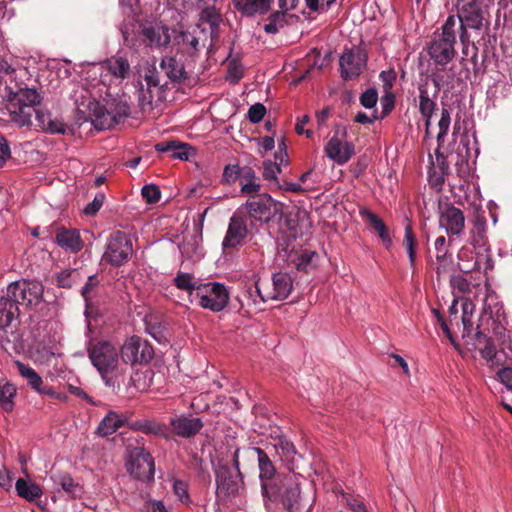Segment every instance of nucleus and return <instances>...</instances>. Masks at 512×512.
I'll return each instance as SVG.
<instances>
[{"label":"nucleus","instance_id":"f257e3e1","mask_svg":"<svg viewBox=\"0 0 512 512\" xmlns=\"http://www.w3.org/2000/svg\"><path fill=\"white\" fill-rule=\"evenodd\" d=\"M87 351L91 364L98 371L104 385L112 392L118 393L122 385L127 383L139 388L130 374L129 367L121 359L120 349L112 342L91 341Z\"/></svg>","mask_w":512,"mask_h":512},{"label":"nucleus","instance_id":"f03ea898","mask_svg":"<svg viewBox=\"0 0 512 512\" xmlns=\"http://www.w3.org/2000/svg\"><path fill=\"white\" fill-rule=\"evenodd\" d=\"M5 97L10 104V116L18 126L32 127L33 111L41 104L40 94L32 88L22 87L15 82L8 84L5 80Z\"/></svg>","mask_w":512,"mask_h":512},{"label":"nucleus","instance_id":"7ed1b4c3","mask_svg":"<svg viewBox=\"0 0 512 512\" xmlns=\"http://www.w3.org/2000/svg\"><path fill=\"white\" fill-rule=\"evenodd\" d=\"M87 110L88 118L98 129H110L130 114L127 101L122 99H113L104 106L95 99L89 100ZM84 119L87 120V117Z\"/></svg>","mask_w":512,"mask_h":512},{"label":"nucleus","instance_id":"20e7f679","mask_svg":"<svg viewBox=\"0 0 512 512\" xmlns=\"http://www.w3.org/2000/svg\"><path fill=\"white\" fill-rule=\"evenodd\" d=\"M276 203L267 193H260L251 196L238 210L250 220V229L269 223L275 216Z\"/></svg>","mask_w":512,"mask_h":512},{"label":"nucleus","instance_id":"39448f33","mask_svg":"<svg viewBox=\"0 0 512 512\" xmlns=\"http://www.w3.org/2000/svg\"><path fill=\"white\" fill-rule=\"evenodd\" d=\"M248 453L257 458L263 499H275L279 495L276 484L281 476H276V469L268 452L260 447H251Z\"/></svg>","mask_w":512,"mask_h":512},{"label":"nucleus","instance_id":"423d86ee","mask_svg":"<svg viewBox=\"0 0 512 512\" xmlns=\"http://www.w3.org/2000/svg\"><path fill=\"white\" fill-rule=\"evenodd\" d=\"M193 299L202 308L219 312L227 306L229 292L225 285L218 282L200 283Z\"/></svg>","mask_w":512,"mask_h":512},{"label":"nucleus","instance_id":"0eeeda50","mask_svg":"<svg viewBox=\"0 0 512 512\" xmlns=\"http://www.w3.org/2000/svg\"><path fill=\"white\" fill-rule=\"evenodd\" d=\"M126 469L134 479L150 482L154 479L155 474L154 458L144 447L130 448Z\"/></svg>","mask_w":512,"mask_h":512},{"label":"nucleus","instance_id":"6e6552de","mask_svg":"<svg viewBox=\"0 0 512 512\" xmlns=\"http://www.w3.org/2000/svg\"><path fill=\"white\" fill-rule=\"evenodd\" d=\"M194 62L185 57L184 50L166 55L160 61V69L172 84H181L190 79Z\"/></svg>","mask_w":512,"mask_h":512},{"label":"nucleus","instance_id":"1a4fd4ad","mask_svg":"<svg viewBox=\"0 0 512 512\" xmlns=\"http://www.w3.org/2000/svg\"><path fill=\"white\" fill-rule=\"evenodd\" d=\"M132 251L131 240L126 233L117 230L109 236L102 260L111 266L119 267L128 262Z\"/></svg>","mask_w":512,"mask_h":512},{"label":"nucleus","instance_id":"9d476101","mask_svg":"<svg viewBox=\"0 0 512 512\" xmlns=\"http://www.w3.org/2000/svg\"><path fill=\"white\" fill-rule=\"evenodd\" d=\"M121 359L127 367L149 363L154 356L152 345L139 336H131L119 348Z\"/></svg>","mask_w":512,"mask_h":512},{"label":"nucleus","instance_id":"9b49d317","mask_svg":"<svg viewBox=\"0 0 512 512\" xmlns=\"http://www.w3.org/2000/svg\"><path fill=\"white\" fill-rule=\"evenodd\" d=\"M44 287L35 280H19L8 285V295L13 297L19 306L32 307L38 305L43 299Z\"/></svg>","mask_w":512,"mask_h":512},{"label":"nucleus","instance_id":"f8f14e48","mask_svg":"<svg viewBox=\"0 0 512 512\" xmlns=\"http://www.w3.org/2000/svg\"><path fill=\"white\" fill-rule=\"evenodd\" d=\"M216 493L218 497H235L242 484L240 470H233L227 463L219 461L215 469Z\"/></svg>","mask_w":512,"mask_h":512},{"label":"nucleus","instance_id":"ddd939ff","mask_svg":"<svg viewBox=\"0 0 512 512\" xmlns=\"http://www.w3.org/2000/svg\"><path fill=\"white\" fill-rule=\"evenodd\" d=\"M347 137L345 127L336 126L334 135L327 142L324 151L328 158L336 162L338 165L347 163L355 153V146L351 142L342 141Z\"/></svg>","mask_w":512,"mask_h":512},{"label":"nucleus","instance_id":"4468645a","mask_svg":"<svg viewBox=\"0 0 512 512\" xmlns=\"http://www.w3.org/2000/svg\"><path fill=\"white\" fill-rule=\"evenodd\" d=\"M235 9L245 17H255L272 11L275 0H232ZM299 0H278L280 9H295Z\"/></svg>","mask_w":512,"mask_h":512},{"label":"nucleus","instance_id":"2eb2a0df","mask_svg":"<svg viewBox=\"0 0 512 512\" xmlns=\"http://www.w3.org/2000/svg\"><path fill=\"white\" fill-rule=\"evenodd\" d=\"M276 485L279 490V495H277L275 499H264L265 506L267 507L268 501H281L289 512H293V509L297 508L300 498V488L295 475L288 474L281 477L278 479Z\"/></svg>","mask_w":512,"mask_h":512},{"label":"nucleus","instance_id":"dca6fc26","mask_svg":"<svg viewBox=\"0 0 512 512\" xmlns=\"http://www.w3.org/2000/svg\"><path fill=\"white\" fill-rule=\"evenodd\" d=\"M439 227L445 229L450 238H460L465 228L463 211L452 204H446L439 214Z\"/></svg>","mask_w":512,"mask_h":512},{"label":"nucleus","instance_id":"f3484780","mask_svg":"<svg viewBox=\"0 0 512 512\" xmlns=\"http://www.w3.org/2000/svg\"><path fill=\"white\" fill-rule=\"evenodd\" d=\"M367 63V54L360 48L346 50L339 59L341 77L351 80L358 77Z\"/></svg>","mask_w":512,"mask_h":512},{"label":"nucleus","instance_id":"a211bd4d","mask_svg":"<svg viewBox=\"0 0 512 512\" xmlns=\"http://www.w3.org/2000/svg\"><path fill=\"white\" fill-rule=\"evenodd\" d=\"M249 233L247 218L237 209L231 216L222 242L224 250L240 245Z\"/></svg>","mask_w":512,"mask_h":512},{"label":"nucleus","instance_id":"6ab92c4d","mask_svg":"<svg viewBox=\"0 0 512 512\" xmlns=\"http://www.w3.org/2000/svg\"><path fill=\"white\" fill-rule=\"evenodd\" d=\"M456 40L443 36H435L428 46V54L434 63L444 67L456 55L454 44Z\"/></svg>","mask_w":512,"mask_h":512},{"label":"nucleus","instance_id":"aec40b11","mask_svg":"<svg viewBox=\"0 0 512 512\" xmlns=\"http://www.w3.org/2000/svg\"><path fill=\"white\" fill-rule=\"evenodd\" d=\"M101 82L105 83V77L110 75L116 80L123 81L129 78L131 74L130 63L127 58L123 56H112L99 65Z\"/></svg>","mask_w":512,"mask_h":512},{"label":"nucleus","instance_id":"412c9836","mask_svg":"<svg viewBox=\"0 0 512 512\" xmlns=\"http://www.w3.org/2000/svg\"><path fill=\"white\" fill-rule=\"evenodd\" d=\"M169 425L174 435L185 439L194 437L204 427L201 418L184 414L171 417Z\"/></svg>","mask_w":512,"mask_h":512},{"label":"nucleus","instance_id":"4be33fe9","mask_svg":"<svg viewBox=\"0 0 512 512\" xmlns=\"http://www.w3.org/2000/svg\"><path fill=\"white\" fill-rule=\"evenodd\" d=\"M459 23L471 29L480 30L483 25L484 11L481 0H471L458 10Z\"/></svg>","mask_w":512,"mask_h":512},{"label":"nucleus","instance_id":"5701e85b","mask_svg":"<svg viewBox=\"0 0 512 512\" xmlns=\"http://www.w3.org/2000/svg\"><path fill=\"white\" fill-rule=\"evenodd\" d=\"M56 244L71 253H78L82 250L84 243L77 229H69L66 227H58L55 234Z\"/></svg>","mask_w":512,"mask_h":512},{"label":"nucleus","instance_id":"b1692460","mask_svg":"<svg viewBox=\"0 0 512 512\" xmlns=\"http://www.w3.org/2000/svg\"><path fill=\"white\" fill-rule=\"evenodd\" d=\"M272 284L273 290L264 296L268 300H284L288 298L293 289L292 278L285 272L274 273Z\"/></svg>","mask_w":512,"mask_h":512},{"label":"nucleus","instance_id":"393cba45","mask_svg":"<svg viewBox=\"0 0 512 512\" xmlns=\"http://www.w3.org/2000/svg\"><path fill=\"white\" fill-rule=\"evenodd\" d=\"M140 34L143 36V42L150 48L167 47L171 42V37L167 27H144Z\"/></svg>","mask_w":512,"mask_h":512},{"label":"nucleus","instance_id":"a878e982","mask_svg":"<svg viewBox=\"0 0 512 512\" xmlns=\"http://www.w3.org/2000/svg\"><path fill=\"white\" fill-rule=\"evenodd\" d=\"M154 148L159 153H167L169 157L179 160H188L190 155L194 153L191 146L176 140L158 142Z\"/></svg>","mask_w":512,"mask_h":512},{"label":"nucleus","instance_id":"bb28decb","mask_svg":"<svg viewBox=\"0 0 512 512\" xmlns=\"http://www.w3.org/2000/svg\"><path fill=\"white\" fill-rule=\"evenodd\" d=\"M20 315V309L13 297H9L8 289L6 294L0 296V328L9 327Z\"/></svg>","mask_w":512,"mask_h":512},{"label":"nucleus","instance_id":"cd10ccee","mask_svg":"<svg viewBox=\"0 0 512 512\" xmlns=\"http://www.w3.org/2000/svg\"><path fill=\"white\" fill-rule=\"evenodd\" d=\"M133 429L147 435H155L165 439L170 438L168 428L165 424L155 420H141L133 424Z\"/></svg>","mask_w":512,"mask_h":512},{"label":"nucleus","instance_id":"c85d7f7f","mask_svg":"<svg viewBox=\"0 0 512 512\" xmlns=\"http://www.w3.org/2000/svg\"><path fill=\"white\" fill-rule=\"evenodd\" d=\"M124 424L120 415L114 411H109L99 423L96 433L101 437H107L115 433Z\"/></svg>","mask_w":512,"mask_h":512},{"label":"nucleus","instance_id":"c756f323","mask_svg":"<svg viewBox=\"0 0 512 512\" xmlns=\"http://www.w3.org/2000/svg\"><path fill=\"white\" fill-rule=\"evenodd\" d=\"M436 107L437 104L429 97L427 88L423 85L419 86V111L422 116L426 118V133H428L429 126L431 125V117Z\"/></svg>","mask_w":512,"mask_h":512},{"label":"nucleus","instance_id":"7c9ffc66","mask_svg":"<svg viewBox=\"0 0 512 512\" xmlns=\"http://www.w3.org/2000/svg\"><path fill=\"white\" fill-rule=\"evenodd\" d=\"M15 489L17 495L28 502H33L37 498L41 497L43 491L41 487L36 483H29L23 478H19L16 481Z\"/></svg>","mask_w":512,"mask_h":512},{"label":"nucleus","instance_id":"2f4dec72","mask_svg":"<svg viewBox=\"0 0 512 512\" xmlns=\"http://www.w3.org/2000/svg\"><path fill=\"white\" fill-rule=\"evenodd\" d=\"M256 180H257V177L252 168H250V167L243 168L242 174L240 177L241 193L245 194V195H251V196L260 194L259 191L261 189V185Z\"/></svg>","mask_w":512,"mask_h":512},{"label":"nucleus","instance_id":"473e14b6","mask_svg":"<svg viewBox=\"0 0 512 512\" xmlns=\"http://www.w3.org/2000/svg\"><path fill=\"white\" fill-rule=\"evenodd\" d=\"M265 295L266 293H263L259 282H256L254 286L247 287L242 292L241 296L238 297V300L242 307L251 305L256 306L259 302L268 301V299L264 297Z\"/></svg>","mask_w":512,"mask_h":512},{"label":"nucleus","instance_id":"72a5a7b5","mask_svg":"<svg viewBox=\"0 0 512 512\" xmlns=\"http://www.w3.org/2000/svg\"><path fill=\"white\" fill-rule=\"evenodd\" d=\"M15 366L21 377L26 380L27 385L35 391H40V387L43 385L42 377L32 367L21 361H15Z\"/></svg>","mask_w":512,"mask_h":512},{"label":"nucleus","instance_id":"f704fd0d","mask_svg":"<svg viewBox=\"0 0 512 512\" xmlns=\"http://www.w3.org/2000/svg\"><path fill=\"white\" fill-rule=\"evenodd\" d=\"M292 9H280L273 11L267 18V23L263 26L267 34H276L287 24V11Z\"/></svg>","mask_w":512,"mask_h":512},{"label":"nucleus","instance_id":"c9c22d12","mask_svg":"<svg viewBox=\"0 0 512 512\" xmlns=\"http://www.w3.org/2000/svg\"><path fill=\"white\" fill-rule=\"evenodd\" d=\"M402 245L408 254L410 266L414 267L416 262V249L418 246V241L410 223H408L404 228V238Z\"/></svg>","mask_w":512,"mask_h":512},{"label":"nucleus","instance_id":"e433bc0d","mask_svg":"<svg viewBox=\"0 0 512 512\" xmlns=\"http://www.w3.org/2000/svg\"><path fill=\"white\" fill-rule=\"evenodd\" d=\"M272 449L279 455L284 461L293 463L294 458L297 454L294 444L284 437H280L277 442L273 445Z\"/></svg>","mask_w":512,"mask_h":512},{"label":"nucleus","instance_id":"4c0bfd02","mask_svg":"<svg viewBox=\"0 0 512 512\" xmlns=\"http://www.w3.org/2000/svg\"><path fill=\"white\" fill-rule=\"evenodd\" d=\"M487 221L485 216L477 215L473 220L472 241L474 245L484 246L487 242L486 237Z\"/></svg>","mask_w":512,"mask_h":512},{"label":"nucleus","instance_id":"58836bf2","mask_svg":"<svg viewBox=\"0 0 512 512\" xmlns=\"http://www.w3.org/2000/svg\"><path fill=\"white\" fill-rule=\"evenodd\" d=\"M202 9L200 12V20L210 25L211 31L214 32L218 29L221 22V13L216 8L215 4H201Z\"/></svg>","mask_w":512,"mask_h":512},{"label":"nucleus","instance_id":"ea45409f","mask_svg":"<svg viewBox=\"0 0 512 512\" xmlns=\"http://www.w3.org/2000/svg\"><path fill=\"white\" fill-rule=\"evenodd\" d=\"M360 216L369 224L379 237L389 232L384 221L372 211L366 208L361 209Z\"/></svg>","mask_w":512,"mask_h":512},{"label":"nucleus","instance_id":"a19ab883","mask_svg":"<svg viewBox=\"0 0 512 512\" xmlns=\"http://www.w3.org/2000/svg\"><path fill=\"white\" fill-rule=\"evenodd\" d=\"M16 395V388L13 384L6 382L0 384V406L6 411L11 412L14 408V397Z\"/></svg>","mask_w":512,"mask_h":512},{"label":"nucleus","instance_id":"79ce46f5","mask_svg":"<svg viewBox=\"0 0 512 512\" xmlns=\"http://www.w3.org/2000/svg\"><path fill=\"white\" fill-rule=\"evenodd\" d=\"M455 73L453 69H449L447 73H443L442 70H438L432 75V82L435 86V94H437L442 88L447 90L453 88V79Z\"/></svg>","mask_w":512,"mask_h":512},{"label":"nucleus","instance_id":"37998d69","mask_svg":"<svg viewBox=\"0 0 512 512\" xmlns=\"http://www.w3.org/2000/svg\"><path fill=\"white\" fill-rule=\"evenodd\" d=\"M174 284L178 289L188 292L189 296L195 297L198 284L193 281V276L189 273L179 272L174 278Z\"/></svg>","mask_w":512,"mask_h":512},{"label":"nucleus","instance_id":"c03bdc74","mask_svg":"<svg viewBox=\"0 0 512 512\" xmlns=\"http://www.w3.org/2000/svg\"><path fill=\"white\" fill-rule=\"evenodd\" d=\"M181 37L183 44L188 46L187 49H183L185 57L191 60V62H195L199 52V40L188 32H183Z\"/></svg>","mask_w":512,"mask_h":512},{"label":"nucleus","instance_id":"a18cd8bd","mask_svg":"<svg viewBox=\"0 0 512 512\" xmlns=\"http://www.w3.org/2000/svg\"><path fill=\"white\" fill-rule=\"evenodd\" d=\"M144 80L147 86L155 89L158 100H161L162 88L167 86V82L161 83L160 75L156 68L149 69L145 74Z\"/></svg>","mask_w":512,"mask_h":512},{"label":"nucleus","instance_id":"49530a36","mask_svg":"<svg viewBox=\"0 0 512 512\" xmlns=\"http://www.w3.org/2000/svg\"><path fill=\"white\" fill-rule=\"evenodd\" d=\"M454 238H450L446 240L445 236H439L436 238L434 242V248L436 253V259L440 263H444L449 255V246L452 243Z\"/></svg>","mask_w":512,"mask_h":512},{"label":"nucleus","instance_id":"de8ad7c7","mask_svg":"<svg viewBox=\"0 0 512 512\" xmlns=\"http://www.w3.org/2000/svg\"><path fill=\"white\" fill-rule=\"evenodd\" d=\"M77 276H79L77 270H64L57 275L56 284L61 288H72L77 282Z\"/></svg>","mask_w":512,"mask_h":512},{"label":"nucleus","instance_id":"09e8293b","mask_svg":"<svg viewBox=\"0 0 512 512\" xmlns=\"http://www.w3.org/2000/svg\"><path fill=\"white\" fill-rule=\"evenodd\" d=\"M242 170L238 164L226 165L222 175V182L228 185L235 183L237 179H240Z\"/></svg>","mask_w":512,"mask_h":512},{"label":"nucleus","instance_id":"8fccbe9b","mask_svg":"<svg viewBox=\"0 0 512 512\" xmlns=\"http://www.w3.org/2000/svg\"><path fill=\"white\" fill-rule=\"evenodd\" d=\"M141 195L148 204H155L161 198V191L158 186L149 184L143 186L141 189Z\"/></svg>","mask_w":512,"mask_h":512},{"label":"nucleus","instance_id":"3c124183","mask_svg":"<svg viewBox=\"0 0 512 512\" xmlns=\"http://www.w3.org/2000/svg\"><path fill=\"white\" fill-rule=\"evenodd\" d=\"M451 123V116L448 109L443 108L441 111V118L438 122L439 132L437 135L438 142L444 141L445 136L448 133Z\"/></svg>","mask_w":512,"mask_h":512},{"label":"nucleus","instance_id":"603ef678","mask_svg":"<svg viewBox=\"0 0 512 512\" xmlns=\"http://www.w3.org/2000/svg\"><path fill=\"white\" fill-rule=\"evenodd\" d=\"M316 256L315 252H304L301 254L295 263L296 269L298 271H303L305 273H308L313 268L312 266V258Z\"/></svg>","mask_w":512,"mask_h":512},{"label":"nucleus","instance_id":"864d4df0","mask_svg":"<svg viewBox=\"0 0 512 512\" xmlns=\"http://www.w3.org/2000/svg\"><path fill=\"white\" fill-rule=\"evenodd\" d=\"M378 100V92L375 88H369L360 96V103L367 109L373 108Z\"/></svg>","mask_w":512,"mask_h":512},{"label":"nucleus","instance_id":"5fc2aeb1","mask_svg":"<svg viewBox=\"0 0 512 512\" xmlns=\"http://www.w3.org/2000/svg\"><path fill=\"white\" fill-rule=\"evenodd\" d=\"M266 114V107L262 103H255L248 110V119L251 123H259Z\"/></svg>","mask_w":512,"mask_h":512},{"label":"nucleus","instance_id":"6e6d98bb","mask_svg":"<svg viewBox=\"0 0 512 512\" xmlns=\"http://www.w3.org/2000/svg\"><path fill=\"white\" fill-rule=\"evenodd\" d=\"M281 172V168L277 163L271 161H265L263 163V177L266 180H274L279 184L277 174Z\"/></svg>","mask_w":512,"mask_h":512},{"label":"nucleus","instance_id":"4d7b16f0","mask_svg":"<svg viewBox=\"0 0 512 512\" xmlns=\"http://www.w3.org/2000/svg\"><path fill=\"white\" fill-rule=\"evenodd\" d=\"M457 25V19L454 15L448 16L445 23L442 26V33L440 36L447 37L456 40L455 27Z\"/></svg>","mask_w":512,"mask_h":512},{"label":"nucleus","instance_id":"13d9d810","mask_svg":"<svg viewBox=\"0 0 512 512\" xmlns=\"http://www.w3.org/2000/svg\"><path fill=\"white\" fill-rule=\"evenodd\" d=\"M105 200L104 193H98L94 197L93 201L86 205L84 208V213L86 215H95L102 207Z\"/></svg>","mask_w":512,"mask_h":512},{"label":"nucleus","instance_id":"bf43d9fd","mask_svg":"<svg viewBox=\"0 0 512 512\" xmlns=\"http://www.w3.org/2000/svg\"><path fill=\"white\" fill-rule=\"evenodd\" d=\"M33 115H35V118L32 126H34L36 129L44 131L46 129L47 122L51 118L50 113H46L41 109L36 108L35 111H33Z\"/></svg>","mask_w":512,"mask_h":512},{"label":"nucleus","instance_id":"052dcab7","mask_svg":"<svg viewBox=\"0 0 512 512\" xmlns=\"http://www.w3.org/2000/svg\"><path fill=\"white\" fill-rule=\"evenodd\" d=\"M154 92L156 91L153 87L147 86L146 89L141 87V89L139 90V103L142 109H145L146 106L152 105V102L155 97Z\"/></svg>","mask_w":512,"mask_h":512},{"label":"nucleus","instance_id":"680f3d73","mask_svg":"<svg viewBox=\"0 0 512 512\" xmlns=\"http://www.w3.org/2000/svg\"><path fill=\"white\" fill-rule=\"evenodd\" d=\"M59 484L65 492L75 497L78 484L74 482L70 475H62L59 479Z\"/></svg>","mask_w":512,"mask_h":512},{"label":"nucleus","instance_id":"e2e57ef3","mask_svg":"<svg viewBox=\"0 0 512 512\" xmlns=\"http://www.w3.org/2000/svg\"><path fill=\"white\" fill-rule=\"evenodd\" d=\"M44 132L50 133V134H65L66 133V126L65 124L59 120V119H52L47 122L46 129Z\"/></svg>","mask_w":512,"mask_h":512},{"label":"nucleus","instance_id":"0e129e2a","mask_svg":"<svg viewBox=\"0 0 512 512\" xmlns=\"http://www.w3.org/2000/svg\"><path fill=\"white\" fill-rule=\"evenodd\" d=\"M173 490L175 495L182 503L189 501V494L187 492V485L182 480H175L173 484Z\"/></svg>","mask_w":512,"mask_h":512},{"label":"nucleus","instance_id":"69168bd1","mask_svg":"<svg viewBox=\"0 0 512 512\" xmlns=\"http://www.w3.org/2000/svg\"><path fill=\"white\" fill-rule=\"evenodd\" d=\"M479 351L481 356L489 362H493L497 354L496 347L492 340L479 347Z\"/></svg>","mask_w":512,"mask_h":512},{"label":"nucleus","instance_id":"338daca9","mask_svg":"<svg viewBox=\"0 0 512 512\" xmlns=\"http://www.w3.org/2000/svg\"><path fill=\"white\" fill-rule=\"evenodd\" d=\"M15 72L16 69L13 67V65L5 58L0 56V74H4L10 78V83H15Z\"/></svg>","mask_w":512,"mask_h":512},{"label":"nucleus","instance_id":"774afa93","mask_svg":"<svg viewBox=\"0 0 512 512\" xmlns=\"http://www.w3.org/2000/svg\"><path fill=\"white\" fill-rule=\"evenodd\" d=\"M498 379L512 391V367H504L497 372Z\"/></svg>","mask_w":512,"mask_h":512}]
</instances>
